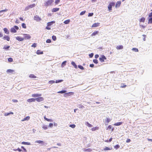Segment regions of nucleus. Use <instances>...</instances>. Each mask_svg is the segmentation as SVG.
I'll return each instance as SVG.
<instances>
[{
    "label": "nucleus",
    "mask_w": 152,
    "mask_h": 152,
    "mask_svg": "<svg viewBox=\"0 0 152 152\" xmlns=\"http://www.w3.org/2000/svg\"><path fill=\"white\" fill-rule=\"evenodd\" d=\"M30 117L29 116H26V117L24 118L23 119L21 120L22 121H28L29 120Z\"/></svg>",
    "instance_id": "nucleus-10"
},
{
    "label": "nucleus",
    "mask_w": 152,
    "mask_h": 152,
    "mask_svg": "<svg viewBox=\"0 0 152 152\" xmlns=\"http://www.w3.org/2000/svg\"><path fill=\"white\" fill-rule=\"evenodd\" d=\"M10 48V46H7L6 45H4V48H3V49H5L6 50H9V49Z\"/></svg>",
    "instance_id": "nucleus-28"
},
{
    "label": "nucleus",
    "mask_w": 152,
    "mask_h": 152,
    "mask_svg": "<svg viewBox=\"0 0 152 152\" xmlns=\"http://www.w3.org/2000/svg\"><path fill=\"white\" fill-rule=\"evenodd\" d=\"M21 148H22L23 150L25 152H26V148L23 146H21Z\"/></svg>",
    "instance_id": "nucleus-60"
},
{
    "label": "nucleus",
    "mask_w": 152,
    "mask_h": 152,
    "mask_svg": "<svg viewBox=\"0 0 152 152\" xmlns=\"http://www.w3.org/2000/svg\"><path fill=\"white\" fill-rule=\"evenodd\" d=\"M50 84H52L53 83H55V81L54 80H50L48 82Z\"/></svg>",
    "instance_id": "nucleus-45"
},
{
    "label": "nucleus",
    "mask_w": 152,
    "mask_h": 152,
    "mask_svg": "<svg viewBox=\"0 0 152 152\" xmlns=\"http://www.w3.org/2000/svg\"><path fill=\"white\" fill-rule=\"evenodd\" d=\"M115 3L114 2H110L109 4L110 5H111L112 7H113L115 6Z\"/></svg>",
    "instance_id": "nucleus-39"
},
{
    "label": "nucleus",
    "mask_w": 152,
    "mask_h": 152,
    "mask_svg": "<svg viewBox=\"0 0 152 152\" xmlns=\"http://www.w3.org/2000/svg\"><path fill=\"white\" fill-rule=\"evenodd\" d=\"M53 2L52 0H48L47 1L45 2L44 4L45 5L46 7L50 5Z\"/></svg>",
    "instance_id": "nucleus-1"
},
{
    "label": "nucleus",
    "mask_w": 152,
    "mask_h": 152,
    "mask_svg": "<svg viewBox=\"0 0 152 152\" xmlns=\"http://www.w3.org/2000/svg\"><path fill=\"white\" fill-rule=\"evenodd\" d=\"M3 39L4 40H6L7 41H9L10 40V38L8 36H4Z\"/></svg>",
    "instance_id": "nucleus-7"
},
{
    "label": "nucleus",
    "mask_w": 152,
    "mask_h": 152,
    "mask_svg": "<svg viewBox=\"0 0 152 152\" xmlns=\"http://www.w3.org/2000/svg\"><path fill=\"white\" fill-rule=\"evenodd\" d=\"M71 64L75 68H77V66L76 64H75V62L74 61H72L71 62Z\"/></svg>",
    "instance_id": "nucleus-26"
},
{
    "label": "nucleus",
    "mask_w": 152,
    "mask_h": 152,
    "mask_svg": "<svg viewBox=\"0 0 152 152\" xmlns=\"http://www.w3.org/2000/svg\"><path fill=\"white\" fill-rule=\"evenodd\" d=\"M59 10V8H53L52 9V11L53 12H55L58 11Z\"/></svg>",
    "instance_id": "nucleus-12"
},
{
    "label": "nucleus",
    "mask_w": 152,
    "mask_h": 152,
    "mask_svg": "<svg viewBox=\"0 0 152 152\" xmlns=\"http://www.w3.org/2000/svg\"><path fill=\"white\" fill-rule=\"evenodd\" d=\"M110 120L109 118H107L106 122H107V124H106V125H107L108 124V123L110 122Z\"/></svg>",
    "instance_id": "nucleus-50"
},
{
    "label": "nucleus",
    "mask_w": 152,
    "mask_h": 152,
    "mask_svg": "<svg viewBox=\"0 0 152 152\" xmlns=\"http://www.w3.org/2000/svg\"><path fill=\"white\" fill-rule=\"evenodd\" d=\"M99 23H94L92 26V27H96L99 25Z\"/></svg>",
    "instance_id": "nucleus-24"
},
{
    "label": "nucleus",
    "mask_w": 152,
    "mask_h": 152,
    "mask_svg": "<svg viewBox=\"0 0 152 152\" xmlns=\"http://www.w3.org/2000/svg\"><path fill=\"white\" fill-rule=\"evenodd\" d=\"M70 22V20L69 19L66 20L64 21V23L65 24H68Z\"/></svg>",
    "instance_id": "nucleus-32"
},
{
    "label": "nucleus",
    "mask_w": 152,
    "mask_h": 152,
    "mask_svg": "<svg viewBox=\"0 0 152 152\" xmlns=\"http://www.w3.org/2000/svg\"><path fill=\"white\" fill-rule=\"evenodd\" d=\"M66 92V90H62L61 91H59L58 92V93H60V94H63L65 93Z\"/></svg>",
    "instance_id": "nucleus-31"
},
{
    "label": "nucleus",
    "mask_w": 152,
    "mask_h": 152,
    "mask_svg": "<svg viewBox=\"0 0 152 152\" xmlns=\"http://www.w3.org/2000/svg\"><path fill=\"white\" fill-rule=\"evenodd\" d=\"M35 142H37L39 143H40L42 145L44 144V142L42 140H37Z\"/></svg>",
    "instance_id": "nucleus-22"
},
{
    "label": "nucleus",
    "mask_w": 152,
    "mask_h": 152,
    "mask_svg": "<svg viewBox=\"0 0 152 152\" xmlns=\"http://www.w3.org/2000/svg\"><path fill=\"white\" fill-rule=\"evenodd\" d=\"M53 126V123H50L49 124V127H52Z\"/></svg>",
    "instance_id": "nucleus-61"
},
{
    "label": "nucleus",
    "mask_w": 152,
    "mask_h": 152,
    "mask_svg": "<svg viewBox=\"0 0 152 152\" xmlns=\"http://www.w3.org/2000/svg\"><path fill=\"white\" fill-rule=\"evenodd\" d=\"M145 18H144V17H142V18H141L140 19V22H145Z\"/></svg>",
    "instance_id": "nucleus-36"
},
{
    "label": "nucleus",
    "mask_w": 152,
    "mask_h": 152,
    "mask_svg": "<svg viewBox=\"0 0 152 152\" xmlns=\"http://www.w3.org/2000/svg\"><path fill=\"white\" fill-rule=\"evenodd\" d=\"M93 62L96 64H97L98 63V61L96 59H94L93 60Z\"/></svg>",
    "instance_id": "nucleus-48"
},
{
    "label": "nucleus",
    "mask_w": 152,
    "mask_h": 152,
    "mask_svg": "<svg viewBox=\"0 0 152 152\" xmlns=\"http://www.w3.org/2000/svg\"><path fill=\"white\" fill-rule=\"evenodd\" d=\"M121 4V1H118L116 3L115 5V7L117 8L120 7V5Z\"/></svg>",
    "instance_id": "nucleus-8"
},
{
    "label": "nucleus",
    "mask_w": 152,
    "mask_h": 152,
    "mask_svg": "<svg viewBox=\"0 0 152 152\" xmlns=\"http://www.w3.org/2000/svg\"><path fill=\"white\" fill-rule=\"evenodd\" d=\"M42 128L46 130L48 129V126L47 125H44L42 127Z\"/></svg>",
    "instance_id": "nucleus-43"
},
{
    "label": "nucleus",
    "mask_w": 152,
    "mask_h": 152,
    "mask_svg": "<svg viewBox=\"0 0 152 152\" xmlns=\"http://www.w3.org/2000/svg\"><path fill=\"white\" fill-rule=\"evenodd\" d=\"M52 39L54 41H56V36L53 35L52 36Z\"/></svg>",
    "instance_id": "nucleus-44"
},
{
    "label": "nucleus",
    "mask_w": 152,
    "mask_h": 152,
    "mask_svg": "<svg viewBox=\"0 0 152 152\" xmlns=\"http://www.w3.org/2000/svg\"><path fill=\"white\" fill-rule=\"evenodd\" d=\"M60 0H56L55 3L56 4H57L59 2Z\"/></svg>",
    "instance_id": "nucleus-56"
},
{
    "label": "nucleus",
    "mask_w": 152,
    "mask_h": 152,
    "mask_svg": "<svg viewBox=\"0 0 152 152\" xmlns=\"http://www.w3.org/2000/svg\"><path fill=\"white\" fill-rule=\"evenodd\" d=\"M78 67L81 69L82 70H83L84 69V68L83 67L82 65H79L78 66Z\"/></svg>",
    "instance_id": "nucleus-35"
},
{
    "label": "nucleus",
    "mask_w": 152,
    "mask_h": 152,
    "mask_svg": "<svg viewBox=\"0 0 152 152\" xmlns=\"http://www.w3.org/2000/svg\"><path fill=\"white\" fill-rule=\"evenodd\" d=\"M13 28H15V30H18V28H19L18 27V26H14Z\"/></svg>",
    "instance_id": "nucleus-59"
},
{
    "label": "nucleus",
    "mask_w": 152,
    "mask_h": 152,
    "mask_svg": "<svg viewBox=\"0 0 152 152\" xmlns=\"http://www.w3.org/2000/svg\"><path fill=\"white\" fill-rule=\"evenodd\" d=\"M35 101V99L31 98L28 99L27 100V101L29 102H34Z\"/></svg>",
    "instance_id": "nucleus-11"
},
{
    "label": "nucleus",
    "mask_w": 152,
    "mask_h": 152,
    "mask_svg": "<svg viewBox=\"0 0 152 152\" xmlns=\"http://www.w3.org/2000/svg\"><path fill=\"white\" fill-rule=\"evenodd\" d=\"M106 59V58L104 55H102L101 57H100L99 58V60L102 62H104V60Z\"/></svg>",
    "instance_id": "nucleus-4"
},
{
    "label": "nucleus",
    "mask_w": 152,
    "mask_h": 152,
    "mask_svg": "<svg viewBox=\"0 0 152 152\" xmlns=\"http://www.w3.org/2000/svg\"><path fill=\"white\" fill-rule=\"evenodd\" d=\"M36 45L37 44L34 43L32 45H31V47H34V48H35L36 47Z\"/></svg>",
    "instance_id": "nucleus-54"
},
{
    "label": "nucleus",
    "mask_w": 152,
    "mask_h": 152,
    "mask_svg": "<svg viewBox=\"0 0 152 152\" xmlns=\"http://www.w3.org/2000/svg\"><path fill=\"white\" fill-rule=\"evenodd\" d=\"M148 23H152V17L148 18Z\"/></svg>",
    "instance_id": "nucleus-18"
},
{
    "label": "nucleus",
    "mask_w": 152,
    "mask_h": 152,
    "mask_svg": "<svg viewBox=\"0 0 152 152\" xmlns=\"http://www.w3.org/2000/svg\"><path fill=\"white\" fill-rule=\"evenodd\" d=\"M55 23V21H52L50 22H48L47 23V26H50L52 25L53 23Z\"/></svg>",
    "instance_id": "nucleus-15"
},
{
    "label": "nucleus",
    "mask_w": 152,
    "mask_h": 152,
    "mask_svg": "<svg viewBox=\"0 0 152 152\" xmlns=\"http://www.w3.org/2000/svg\"><path fill=\"white\" fill-rule=\"evenodd\" d=\"M36 53L37 54L39 55L43 54V51H41L39 50H38L37 51Z\"/></svg>",
    "instance_id": "nucleus-17"
},
{
    "label": "nucleus",
    "mask_w": 152,
    "mask_h": 152,
    "mask_svg": "<svg viewBox=\"0 0 152 152\" xmlns=\"http://www.w3.org/2000/svg\"><path fill=\"white\" fill-rule=\"evenodd\" d=\"M63 81L62 80H56V83H58L63 82Z\"/></svg>",
    "instance_id": "nucleus-42"
},
{
    "label": "nucleus",
    "mask_w": 152,
    "mask_h": 152,
    "mask_svg": "<svg viewBox=\"0 0 152 152\" xmlns=\"http://www.w3.org/2000/svg\"><path fill=\"white\" fill-rule=\"evenodd\" d=\"M86 12V11H83L81 12L80 14V15H83Z\"/></svg>",
    "instance_id": "nucleus-53"
},
{
    "label": "nucleus",
    "mask_w": 152,
    "mask_h": 152,
    "mask_svg": "<svg viewBox=\"0 0 152 152\" xmlns=\"http://www.w3.org/2000/svg\"><path fill=\"white\" fill-rule=\"evenodd\" d=\"M22 26L23 28H26V24L24 23H23L22 24Z\"/></svg>",
    "instance_id": "nucleus-47"
},
{
    "label": "nucleus",
    "mask_w": 152,
    "mask_h": 152,
    "mask_svg": "<svg viewBox=\"0 0 152 152\" xmlns=\"http://www.w3.org/2000/svg\"><path fill=\"white\" fill-rule=\"evenodd\" d=\"M13 113L12 112H10V113H5L4 114V115L5 116H8L10 114H13Z\"/></svg>",
    "instance_id": "nucleus-20"
},
{
    "label": "nucleus",
    "mask_w": 152,
    "mask_h": 152,
    "mask_svg": "<svg viewBox=\"0 0 152 152\" xmlns=\"http://www.w3.org/2000/svg\"><path fill=\"white\" fill-rule=\"evenodd\" d=\"M74 93L72 92H69L68 93H66L65 94L68 95L69 96L72 95Z\"/></svg>",
    "instance_id": "nucleus-37"
},
{
    "label": "nucleus",
    "mask_w": 152,
    "mask_h": 152,
    "mask_svg": "<svg viewBox=\"0 0 152 152\" xmlns=\"http://www.w3.org/2000/svg\"><path fill=\"white\" fill-rule=\"evenodd\" d=\"M97 129H98V128L96 127H93V128H92V130L93 131H94Z\"/></svg>",
    "instance_id": "nucleus-51"
},
{
    "label": "nucleus",
    "mask_w": 152,
    "mask_h": 152,
    "mask_svg": "<svg viewBox=\"0 0 152 152\" xmlns=\"http://www.w3.org/2000/svg\"><path fill=\"white\" fill-rule=\"evenodd\" d=\"M117 50L121 49L123 48V46L122 45L117 46L116 48Z\"/></svg>",
    "instance_id": "nucleus-14"
},
{
    "label": "nucleus",
    "mask_w": 152,
    "mask_h": 152,
    "mask_svg": "<svg viewBox=\"0 0 152 152\" xmlns=\"http://www.w3.org/2000/svg\"><path fill=\"white\" fill-rule=\"evenodd\" d=\"M94 14L93 13H88V17H91V16H92Z\"/></svg>",
    "instance_id": "nucleus-57"
},
{
    "label": "nucleus",
    "mask_w": 152,
    "mask_h": 152,
    "mask_svg": "<svg viewBox=\"0 0 152 152\" xmlns=\"http://www.w3.org/2000/svg\"><path fill=\"white\" fill-rule=\"evenodd\" d=\"M41 95L40 94H33L32 96L34 97H36L41 96Z\"/></svg>",
    "instance_id": "nucleus-9"
},
{
    "label": "nucleus",
    "mask_w": 152,
    "mask_h": 152,
    "mask_svg": "<svg viewBox=\"0 0 152 152\" xmlns=\"http://www.w3.org/2000/svg\"><path fill=\"white\" fill-rule=\"evenodd\" d=\"M35 6H36L35 4H31L29 5H28V6H29L30 9V8H33L34 7H35Z\"/></svg>",
    "instance_id": "nucleus-30"
},
{
    "label": "nucleus",
    "mask_w": 152,
    "mask_h": 152,
    "mask_svg": "<svg viewBox=\"0 0 152 152\" xmlns=\"http://www.w3.org/2000/svg\"><path fill=\"white\" fill-rule=\"evenodd\" d=\"M66 61H63L61 64V66H63V67L64 66H65L66 65Z\"/></svg>",
    "instance_id": "nucleus-40"
},
{
    "label": "nucleus",
    "mask_w": 152,
    "mask_h": 152,
    "mask_svg": "<svg viewBox=\"0 0 152 152\" xmlns=\"http://www.w3.org/2000/svg\"><path fill=\"white\" fill-rule=\"evenodd\" d=\"M75 125L74 124H71L69 125V126L72 128H75Z\"/></svg>",
    "instance_id": "nucleus-49"
},
{
    "label": "nucleus",
    "mask_w": 152,
    "mask_h": 152,
    "mask_svg": "<svg viewBox=\"0 0 152 152\" xmlns=\"http://www.w3.org/2000/svg\"><path fill=\"white\" fill-rule=\"evenodd\" d=\"M16 39L19 41H22L24 39L23 38H21L20 37H16Z\"/></svg>",
    "instance_id": "nucleus-6"
},
{
    "label": "nucleus",
    "mask_w": 152,
    "mask_h": 152,
    "mask_svg": "<svg viewBox=\"0 0 152 152\" xmlns=\"http://www.w3.org/2000/svg\"><path fill=\"white\" fill-rule=\"evenodd\" d=\"M112 7L111 5L109 4L108 6V8L109 11H110L112 10Z\"/></svg>",
    "instance_id": "nucleus-41"
},
{
    "label": "nucleus",
    "mask_w": 152,
    "mask_h": 152,
    "mask_svg": "<svg viewBox=\"0 0 152 152\" xmlns=\"http://www.w3.org/2000/svg\"><path fill=\"white\" fill-rule=\"evenodd\" d=\"M8 61L9 62H12L13 61V59L11 58H9L8 59Z\"/></svg>",
    "instance_id": "nucleus-46"
},
{
    "label": "nucleus",
    "mask_w": 152,
    "mask_h": 152,
    "mask_svg": "<svg viewBox=\"0 0 152 152\" xmlns=\"http://www.w3.org/2000/svg\"><path fill=\"white\" fill-rule=\"evenodd\" d=\"M112 149V148H108V147H105L104 149V151H108V150H110Z\"/></svg>",
    "instance_id": "nucleus-33"
},
{
    "label": "nucleus",
    "mask_w": 152,
    "mask_h": 152,
    "mask_svg": "<svg viewBox=\"0 0 152 152\" xmlns=\"http://www.w3.org/2000/svg\"><path fill=\"white\" fill-rule=\"evenodd\" d=\"M46 42L47 43H50L51 42V40L50 39H48L47 40Z\"/></svg>",
    "instance_id": "nucleus-55"
},
{
    "label": "nucleus",
    "mask_w": 152,
    "mask_h": 152,
    "mask_svg": "<svg viewBox=\"0 0 152 152\" xmlns=\"http://www.w3.org/2000/svg\"><path fill=\"white\" fill-rule=\"evenodd\" d=\"M34 20L37 22L40 21L41 20V18L39 17L37 15H35L34 16Z\"/></svg>",
    "instance_id": "nucleus-2"
},
{
    "label": "nucleus",
    "mask_w": 152,
    "mask_h": 152,
    "mask_svg": "<svg viewBox=\"0 0 152 152\" xmlns=\"http://www.w3.org/2000/svg\"><path fill=\"white\" fill-rule=\"evenodd\" d=\"M119 147H120V146L118 145H116L114 146L115 148L116 149H118Z\"/></svg>",
    "instance_id": "nucleus-52"
},
{
    "label": "nucleus",
    "mask_w": 152,
    "mask_h": 152,
    "mask_svg": "<svg viewBox=\"0 0 152 152\" xmlns=\"http://www.w3.org/2000/svg\"><path fill=\"white\" fill-rule=\"evenodd\" d=\"M83 151H84L86 152V151H88V152H91L92 151V150L90 148H88V149H85V148H83Z\"/></svg>",
    "instance_id": "nucleus-16"
},
{
    "label": "nucleus",
    "mask_w": 152,
    "mask_h": 152,
    "mask_svg": "<svg viewBox=\"0 0 152 152\" xmlns=\"http://www.w3.org/2000/svg\"><path fill=\"white\" fill-rule=\"evenodd\" d=\"M3 30L5 33L7 34H9V31L8 30L7 28H4Z\"/></svg>",
    "instance_id": "nucleus-13"
},
{
    "label": "nucleus",
    "mask_w": 152,
    "mask_h": 152,
    "mask_svg": "<svg viewBox=\"0 0 152 152\" xmlns=\"http://www.w3.org/2000/svg\"><path fill=\"white\" fill-rule=\"evenodd\" d=\"M99 33V31H94L93 32L92 34L91 35V36H95L97 34Z\"/></svg>",
    "instance_id": "nucleus-23"
},
{
    "label": "nucleus",
    "mask_w": 152,
    "mask_h": 152,
    "mask_svg": "<svg viewBox=\"0 0 152 152\" xmlns=\"http://www.w3.org/2000/svg\"><path fill=\"white\" fill-rule=\"evenodd\" d=\"M23 35L24 37V39H29L31 38V36L29 34H23Z\"/></svg>",
    "instance_id": "nucleus-3"
},
{
    "label": "nucleus",
    "mask_w": 152,
    "mask_h": 152,
    "mask_svg": "<svg viewBox=\"0 0 152 152\" xmlns=\"http://www.w3.org/2000/svg\"><path fill=\"white\" fill-rule=\"evenodd\" d=\"M43 98L42 97H38V98H35V100H36L38 102H40L42 101L43 100Z\"/></svg>",
    "instance_id": "nucleus-5"
},
{
    "label": "nucleus",
    "mask_w": 152,
    "mask_h": 152,
    "mask_svg": "<svg viewBox=\"0 0 152 152\" xmlns=\"http://www.w3.org/2000/svg\"><path fill=\"white\" fill-rule=\"evenodd\" d=\"M14 72V71L11 69H8L7 70V73H12L13 72Z\"/></svg>",
    "instance_id": "nucleus-29"
},
{
    "label": "nucleus",
    "mask_w": 152,
    "mask_h": 152,
    "mask_svg": "<svg viewBox=\"0 0 152 152\" xmlns=\"http://www.w3.org/2000/svg\"><path fill=\"white\" fill-rule=\"evenodd\" d=\"M122 124V122H118L116 123H115L114 125L116 126H118L121 125Z\"/></svg>",
    "instance_id": "nucleus-19"
},
{
    "label": "nucleus",
    "mask_w": 152,
    "mask_h": 152,
    "mask_svg": "<svg viewBox=\"0 0 152 152\" xmlns=\"http://www.w3.org/2000/svg\"><path fill=\"white\" fill-rule=\"evenodd\" d=\"M29 9H30V8H29V6H28L26 7L25 8V10H26V11L27 10H28Z\"/></svg>",
    "instance_id": "nucleus-64"
},
{
    "label": "nucleus",
    "mask_w": 152,
    "mask_h": 152,
    "mask_svg": "<svg viewBox=\"0 0 152 152\" xmlns=\"http://www.w3.org/2000/svg\"><path fill=\"white\" fill-rule=\"evenodd\" d=\"M94 56V54L93 53H91L89 55V56L90 58H92Z\"/></svg>",
    "instance_id": "nucleus-58"
},
{
    "label": "nucleus",
    "mask_w": 152,
    "mask_h": 152,
    "mask_svg": "<svg viewBox=\"0 0 152 152\" xmlns=\"http://www.w3.org/2000/svg\"><path fill=\"white\" fill-rule=\"evenodd\" d=\"M86 125L87 126L89 127H92V125L90 124L88 122H86Z\"/></svg>",
    "instance_id": "nucleus-38"
},
{
    "label": "nucleus",
    "mask_w": 152,
    "mask_h": 152,
    "mask_svg": "<svg viewBox=\"0 0 152 152\" xmlns=\"http://www.w3.org/2000/svg\"><path fill=\"white\" fill-rule=\"evenodd\" d=\"M21 143L23 144L26 145H31V143L30 142H22Z\"/></svg>",
    "instance_id": "nucleus-25"
},
{
    "label": "nucleus",
    "mask_w": 152,
    "mask_h": 152,
    "mask_svg": "<svg viewBox=\"0 0 152 152\" xmlns=\"http://www.w3.org/2000/svg\"><path fill=\"white\" fill-rule=\"evenodd\" d=\"M29 77L33 78H35L37 77L36 76L33 74H30L29 76Z\"/></svg>",
    "instance_id": "nucleus-27"
},
{
    "label": "nucleus",
    "mask_w": 152,
    "mask_h": 152,
    "mask_svg": "<svg viewBox=\"0 0 152 152\" xmlns=\"http://www.w3.org/2000/svg\"><path fill=\"white\" fill-rule=\"evenodd\" d=\"M132 50L133 51H134L135 52H138L139 50L138 49L136 48H133L132 49Z\"/></svg>",
    "instance_id": "nucleus-34"
},
{
    "label": "nucleus",
    "mask_w": 152,
    "mask_h": 152,
    "mask_svg": "<svg viewBox=\"0 0 152 152\" xmlns=\"http://www.w3.org/2000/svg\"><path fill=\"white\" fill-rule=\"evenodd\" d=\"M12 101L14 102H18V101L16 99H13L12 100Z\"/></svg>",
    "instance_id": "nucleus-63"
},
{
    "label": "nucleus",
    "mask_w": 152,
    "mask_h": 152,
    "mask_svg": "<svg viewBox=\"0 0 152 152\" xmlns=\"http://www.w3.org/2000/svg\"><path fill=\"white\" fill-rule=\"evenodd\" d=\"M112 138H111L109 139V140H107V142H110L112 141Z\"/></svg>",
    "instance_id": "nucleus-62"
},
{
    "label": "nucleus",
    "mask_w": 152,
    "mask_h": 152,
    "mask_svg": "<svg viewBox=\"0 0 152 152\" xmlns=\"http://www.w3.org/2000/svg\"><path fill=\"white\" fill-rule=\"evenodd\" d=\"M10 31L11 32H12V33H16V30L13 27L12 28H11Z\"/></svg>",
    "instance_id": "nucleus-21"
}]
</instances>
